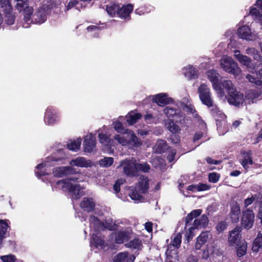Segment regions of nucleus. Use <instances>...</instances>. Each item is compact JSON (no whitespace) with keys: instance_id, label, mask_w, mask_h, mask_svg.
<instances>
[{"instance_id":"f257e3e1","label":"nucleus","mask_w":262,"mask_h":262,"mask_svg":"<svg viewBox=\"0 0 262 262\" xmlns=\"http://www.w3.org/2000/svg\"><path fill=\"white\" fill-rule=\"evenodd\" d=\"M114 139L119 144L129 148L139 147L141 144L138 138L131 130H126L125 133L121 135H115Z\"/></svg>"},{"instance_id":"f03ea898","label":"nucleus","mask_w":262,"mask_h":262,"mask_svg":"<svg viewBox=\"0 0 262 262\" xmlns=\"http://www.w3.org/2000/svg\"><path fill=\"white\" fill-rule=\"evenodd\" d=\"M90 227L91 228V235L90 241V246L91 251L97 253L98 248V217L95 215H90L89 217Z\"/></svg>"},{"instance_id":"7ed1b4c3","label":"nucleus","mask_w":262,"mask_h":262,"mask_svg":"<svg viewBox=\"0 0 262 262\" xmlns=\"http://www.w3.org/2000/svg\"><path fill=\"white\" fill-rule=\"evenodd\" d=\"M221 68L226 72L238 76L242 73L241 69L238 67L237 63L228 56H223L220 60Z\"/></svg>"},{"instance_id":"20e7f679","label":"nucleus","mask_w":262,"mask_h":262,"mask_svg":"<svg viewBox=\"0 0 262 262\" xmlns=\"http://www.w3.org/2000/svg\"><path fill=\"white\" fill-rule=\"evenodd\" d=\"M62 183L63 188L66 189L71 194L73 199L77 200L81 198L83 194V188L79 184H73L67 180L58 181L57 184Z\"/></svg>"},{"instance_id":"39448f33","label":"nucleus","mask_w":262,"mask_h":262,"mask_svg":"<svg viewBox=\"0 0 262 262\" xmlns=\"http://www.w3.org/2000/svg\"><path fill=\"white\" fill-rule=\"evenodd\" d=\"M122 167L123 172L127 176H136V160L134 158L126 159L119 162L118 168Z\"/></svg>"},{"instance_id":"423d86ee","label":"nucleus","mask_w":262,"mask_h":262,"mask_svg":"<svg viewBox=\"0 0 262 262\" xmlns=\"http://www.w3.org/2000/svg\"><path fill=\"white\" fill-rule=\"evenodd\" d=\"M2 8L5 14V23L8 25L14 24L15 16L12 13V7L10 0L1 1Z\"/></svg>"},{"instance_id":"0eeeda50","label":"nucleus","mask_w":262,"mask_h":262,"mask_svg":"<svg viewBox=\"0 0 262 262\" xmlns=\"http://www.w3.org/2000/svg\"><path fill=\"white\" fill-rule=\"evenodd\" d=\"M72 166H61L57 167L54 171V174L55 177L62 178L70 175H73L79 173L80 170L77 169Z\"/></svg>"},{"instance_id":"6e6552de","label":"nucleus","mask_w":262,"mask_h":262,"mask_svg":"<svg viewBox=\"0 0 262 262\" xmlns=\"http://www.w3.org/2000/svg\"><path fill=\"white\" fill-rule=\"evenodd\" d=\"M207 76L212 83L214 90L218 94H220L219 97H223L224 93L223 92L221 86L218 83V78L220 76L219 74L215 70H209L207 72Z\"/></svg>"},{"instance_id":"1a4fd4ad","label":"nucleus","mask_w":262,"mask_h":262,"mask_svg":"<svg viewBox=\"0 0 262 262\" xmlns=\"http://www.w3.org/2000/svg\"><path fill=\"white\" fill-rule=\"evenodd\" d=\"M254 222V215L252 210L247 209L243 212L242 217V226L247 230L252 228Z\"/></svg>"},{"instance_id":"9d476101","label":"nucleus","mask_w":262,"mask_h":262,"mask_svg":"<svg viewBox=\"0 0 262 262\" xmlns=\"http://www.w3.org/2000/svg\"><path fill=\"white\" fill-rule=\"evenodd\" d=\"M224 88L226 90L227 93L231 98H241L243 95L239 92L237 91L234 88L231 81L225 80L222 82Z\"/></svg>"},{"instance_id":"9b49d317","label":"nucleus","mask_w":262,"mask_h":262,"mask_svg":"<svg viewBox=\"0 0 262 262\" xmlns=\"http://www.w3.org/2000/svg\"><path fill=\"white\" fill-rule=\"evenodd\" d=\"M234 57L242 64L246 66L249 71L255 69V66L252 63V60L247 56L241 54L238 50L234 51Z\"/></svg>"},{"instance_id":"f8f14e48","label":"nucleus","mask_w":262,"mask_h":262,"mask_svg":"<svg viewBox=\"0 0 262 262\" xmlns=\"http://www.w3.org/2000/svg\"><path fill=\"white\" fill-rule=\"evenodd\" d=\"M80 207L84 212H93L95 210L96 203L92 198L84 197L80 203Z\"/></svg>"},{"instance_id":"ddd939ff","label":"nucleus","mask_w":262,"mask_h":262,"mask_svg":"<svg viewBox=\"0 0 262 262\" xmlns=\"http://www.w3.org/2000/svg\"><path fill=\"white\" fill-rule=\"evenodd\" d=\"M208 222V217L206 215H202L200 218L195 219L193 222V226L189 229V232L187 235V238H192L193 235L191 231L195 228H201L205 227Z\"/></svg>"},{"instance_id":"4468645a","label":"nucleus","mask_w":262,"mask_h":262,"mask_svg":"<svg viewBox=\"0 0 262 262\" xmlns=\"http://www.w3.org/2000/svg\"><path fill=\"white\" fill-rule=\"evenodd\" d=\"M241 228L236 226L230 232V235L228 237V243L230 245L235 246L238 245L242 237L241 234Z\"/></svg>"},{"instance_id":"2eb2a0df","label":"nucleus","mask_w":262,"mask_h":262,"mask_svg":"<svg viewBox=\"0 0 262 262\" xmlns=\"http://www.w3.org/2000/svg\"><path fill=\"white\" fill-rule=\"evenodd\" d=\"M70 165L79 167H91L93 165V162L90 160H86L85 158L78 157L73 159L69 162Z\"/></svg>"},{"instance_id":"dca6fc26","label":"nucleus","mask_w":262,"mask_h":262,"mask_svg":"<svg viewBox=\"0 0 262 262\" xmlns=\"http://www.w3.org/2000/svg\"><path fill=\"white\" fill-rule=\"evenodd\" d=\"M83 145L84 152H92L96 146L95 137L92 134L87 135L84 138Z\"/></svg>"},{"instance_id":"f3484780","label":"nucleus","mask_w":262,"mask_h":262,"mask_svg":"<svg viewBox=\"0 0 262 262\" xmlns=\"http://www.w3.org/2000/svg\"><path fill=\"white\" fill-rule=\"evenodd\" d=\"M47 13L45 8L38 9L33 15L32 21L35 24H42L47 20Z\"/></svg>"},{"instance_id":"a211bd4d","label":"nucleus","mask_w":262,"mask_h":262,"mask_svg":"<svg viewBox=\"0 0 262 262\" xmlns=\"http://www.w3.org/2000/svg\"><path fill=\"white\" fill-rule=\"evenodd\" d=\"M241 215V209L239 204L236 202L231 204L230 215L232 222L237 223Z\"/></svg>"},{"instance_id":"6ab92c4d","label":"nucleus","mask_w":262,"mask_h":262,"mask_svg":"<svg viewBox=\"0 0 262 262\" xmlns=\"http://www.w3.org/2000/svg\"><path fill=\"white\" fill-rule=\"evenodd\" d=\"M55 110L52 106L47 107L44 117L45 123L48 125L53 124L56 121Z\"/></svg>"},{"instance_id":"aec40b11","label":"nucleus","mask_w":262,"mask_h":262,"mask_svg":"<svg viewBox=\"0 0 262 262\" xmlns=\"http://www.w3.org/2000/svg\"><path fill=\"white\" fill-rule=\"evenodd\" d=\"M184 76L188 80L195 79L198 77V70L192 66L188 65L183 69Z\"/></svg>"},{"instance_id":"412c9836","label":"nucleus","mask_w":262,"mask_h":262,"mask_svg":"<svg viewBox=\"0 0 262 262\" xmlns=\"http://www.w3.org/2000/svg\"><path fill=\"white\" fill-rule=\"evenodd\" d=\"M99 142L102 144L103 147L102 150L105 153L111 154L113 150L111 149V141L110 138L104 134H99Z\"/></svg>"},{"instance_id":"4be33fe9","label":"nucleus","mask_w":262,"mask_h":262,"mask_svg":"<svg viewBox=\"0 0 262 262\" xmlns=\"http://www.w3.org/2000/svg\"><path fill=\"white\" fill-rule=\"evenodd\" d=\"M130 233V232L128 230H123L115 233L113 235L115 242L118 244H121L128 241Z\"/></svg>"},{"instance_id":"5701e85b","label":"nucleus","mask_w":262,"mask_h":262,"mask_svg":"<svg viewBox=\"0 0 262 262\" xmlns=\"http://www.w3.org/2000/svg\"><path fill=\"white\" fill-rule=\"evenodd\" d=\"M135 257L127 252L120 253L114 258V262H133Z\"/></svg>"},{"instance_id":"b1692460","label":"nucleus","mask_w":262,"mask_h":262,"mask_svg":"<svg viewBox=\"0 0 262 262\" xmlns=\"http://www.w3.org/2000/svg\"><path fill=\"white\" fill-rule=\"evenodd\" d=\"M210 236V234L208 232H202L197 237L195 248L196 250L200 249L202 246L208 241Z\"/></svg>"},{"instance_id":"393cba45","label":"nucleus","mask_w":262,"mask_h":262,"mask_svg":"<svg viewBox=\"0 0 262 262\" xmlns=\"http://www.w3.org/2000/svg\"><path fill=\"white\" fill-rule=\"evenodd\" d=\"M133 10V6L131 4L123 6L121 8L119 6L118 15L121 18H130L129 14Z\"/></svg>"},{"instance_id":"a878e982","label":"nucleus","mask_w":262,"mask_h":262,"mask_svg":"<svg viewBox=\"0 0 262 262\" xmlns=\"http://www.w3.org/2000/svg\"><path fill=\"white\" fill-rule=\"evenodd\" d=\"M238 36L246 40H252L253 39L250 29L247 26H244L239 28L237 31Z\"/></svg>"},{"instance_id":"bb28decb","label":"nucleus","mask_w":262,"mask_h":262,"mask_svg":"<svg viewBox=\"0 0 262 262\" xmlns=\"http://www.w3.org/2000/svg\"><path fill=\"white\" fill-rule=\"evenodd\" d=\"M141 193H145L148 189V179L147 177L141 176L139 178L138 184L137 185Z\"/></svg>"},{"instance_id":"cd10ccee","label":"nucleus","mask_w":262,"mask_h":262,"mask_svg":"<svg viewBox=\"0 0 262 262\" xmlns=\"http://www.w3.org/2000/svg\"><path fill=\"white\" fill-rule=\"evenodd\" d=\"M240 163L245 169L249 168V165L253 164L252 157L250 153L244 152L242 154V159L240 160Z\"/></svg>"},{"instance_id":"c85d7f7f","label":"nucleus","mask_w":262,"mask_h":262,"mask_svg":"<svg viewBox=\"0 0 262 262\" xmlns=\"http://www.w3.org/2000/svg\"><path fill=\"white\" fill-rule=\"evenodd\" d=\"M107 229L110 230L116 229V225L112 219H105V222L99 220V229Z\"/></svg>"},{"instance_id":"c756f323","label":"nucleus","mask_w":262,"mask_h":262,"mask_svg":"<svg viewBox=\"0 0 262 262\" xmlns=\"http://www.w3.org/2000/svg\"><path fill=\"white\" fill-rule=\"evenodd\" d=\"M200 98H210V89L205 84H201L198 89Z\"/></svg>"},{"instance_id":"7c9ffc66","label":"nucleus","mask_w":262,"mask_h":262,"mask_svg":"<svg viewBox=\"0 0 262 262\" xmlns=\"http://www.w3.org/2000/svg\"><path fill=\"white\" fill-rule=\"evenodd\" d=\"M177 249L176 248H173L171 245H168L166 251L167 258L178 260L179 256Z\"/></svg>"},{"instance_id":"2f4dec72","label":"nucleus","mask_w":262,"mask_h":262,"mask_svg":"<svg viewBox=\"0 0 262 262\" xmlns=\"http://www.w3.org/2000/svg\"><path fill=\"white\" fill-rule=\"evenodd\" d=\"M202 102L208 106V107L212 106L213 108L212 109V113L216 117V119H218L219 118L217 117V115L221 116V118H223L224 117V115L222 114L220 111L216 112V107L215 105L213 104V101L212 99H201Z\"/></svg>"},{"instance_id":"473e14b6","label":"nucleus","mask_w":262,"mask_h":262,"mask_svg":"<svg viewBox=\"0 0 262 262\" xmlns=\"http://www.w3.org/2000/svg\"><path fill=\"white\" fill-rule=\"evenodd\" d=\"M141 114L135 112H131L126 116V121L129 125H133L141 118Z\"/></svg>"},{"instance_id":"72a5a7b5","label":"nucleus","mask_w":262,"mask_h":262,"mask_svg":"<svg viewBox=\"0 0 262 262\" xmlns=\"http://www.w3.org/2000/svg\"><path fill=\"white\" fill-rule=\"evenodd\" d=\"M166 128L172 134H177L180 133L179 126L173 123L171 120L168 119L165 122Z\"/></svg>"},{"instance_id":"f704fd0d","label":"nucleus","mask_w":262,"mask_h":262,"mask_svg":"<svg viewBox=\"0 0 262 262\" xmlns=\"http://www.w3.org/2000/svg\"><path fill=\"white\" fill-rule=\"evenodd\" d=\"M8 220H0V241H2L7 232L8 225Z\"/></svg>"},{"instance_id":"c9c22d12","label":"nucleus","mask_w":262,"mask_h":262,"mask_svg":"<svg viewBox=\"0 0 262 262\" xmlns=\"http://www.w3.org/2000/svg\"><path fill=\"white\" fill-rule=\"evenodd\" d=\"M168 146L166 142L163 140H159L156 143L154 149L156 152L161 153L167 149Z\"/></svg>"},{"instance_id":"e433bc0d","label":"nucleus","mask_w":262,"mask_h":262,"mask_svg":"<svg viewBox=\"0 0 262 262\" xmlns=\"http://www.w3.org/2000/svg\"><path fill=\"white\" fill-rule=\"evenodd\" d=\"M142 194L140 193V189L137 190L136 187H130V192L129 193V196L133 200H141L143 199Z\"/></svg>"},{"instance_id":"4c0bfd02","label":"nucleus","mask_w":262,"mask_h":262,"mask_svg":"<svg viewBox=\"0 0 262 262\" xmlns=\"http://www.w3.org/2000/svg\"><path fill=\"white\" fill-rule=\"evenodd\" d=\"M123 119L122 116L119 117L118 120L114 121L113 122V126L115 130L119 133H125L126 130H128L127 129H125L122 125V123L120 122L121 120Z\"/></svg>"},{"instance_id":"58836bf2","label":"nucleus","mask_w":262,"mask_h":262,"mask_svg":"<svg viewBox=\"0 0 262 262\" xmlns=\"http://www.w3.org/2000/svg\"><path fill=\"white\" fill-rule=\"evenodd\" d=\"M24 13V19L26 21H30L33 17V8L32 7L26 6L25 8L23 10Z\"/></svg>"},{"instance_id":"ea45409f","label":"nucleus","mask_w":262,"mask_h":262,"mask_svg":"<svg viewBox=\"0 0 262 262\" xmlns=\"http://www.w3.org/2000/svg\"><path fill=\"white\" fill-rule=\"evenodd\" d=\"M81 143V139H78L76 140L71 141L67 144V148L70 150L76 151L79 149Z\"/></svg>"},{"instance_id":"a19ab883","label":"nucleus","mask_w":262,"mask_h":262,"mask_svg":"<svg viewBox=\"0 0 262 262\" xmlns=\"http://www.w3.org/2000/svg\"><path fill=\"white\" fill-rule=\"evenodd\" d=\"M262 246V234L260 233H258L257 237L254 239L253 246L252 250L254 252H257L259 249Z\"/></svg>"},{"instance_id":"79ce46f5","label":"nucleus","mask_w":262,"mask_h":262,"mask_svg":"<svg viewBox=\"0 0 262 262\" xmlns=\"http://www.w3.org/2000/svg\"><path fill=\"white\" fill-rule=\"evenodd\" d=\"M246 53L253 56L254 60L262 62V56H260L257 50L254 48H248L246 51Z\"/></svg>"},{"instance_id":"37998d69","label":"nucleus","mask_w":262,"mask_h":262,"mask_svg":"<svg viewBox=\"0 0 262 262\" xmlns=\"http://www.w3.org/2000/svg\"><path fill=\"white\" fill-rule=\"evenodd\" d=\"M164 114L167 116V117L170 118L174 116L176 117V121L177 122L181 123L182 119H178L177 118L179 117V115L177 114L176 111L172 108L166 107L164 110Z\"/></svg>"},{"instance_id":"c03bdc74","label":"nucleus","mask_w":262,"mask_h":262,"mask_svg":"<svg viewBox=\"0 0 262 262\" xmlns=\"http://www.w3.org/2000/svg\"><path fill=\"white\" fill-rule=\"evenodd\" d=\"M201 213L202 210L201 209H196L192 211L186 217V226H187L189 222L191 221L194 218L199 216Z\"/></svg>"},{"instance_id":"a18cd8bd","label":"nucleus","mask_w":262,"mask_h":262,"mask_svg":"<svg viewBox=\"0 0 262 262\" xmlns=\"http://www.w3.org/2000/svg\"><path fill=\"white\" fill-rule=\"evenodd\" d=\"M150 169V166L147 163H137L136 162V176L139 171L147 172Z\"/></svg>"},{"instance_id":"49530a36","label":"nucleus","mask_w":262,"mask_h":262,"mask_svg":"<svg viewBox=\"0 0 262 262\" xmlns=\"http://www.w3.org/2000/svg\"><path fill=\"white\" fill-rule=\"evenodd\" d=\"M106 10L109 15L113 16L116 13L118 14L119 5L116 4H111L106 6Z\"/></svg>"},{"instance_id":"de8ad7c7","label":"nucleus","mask_w":262,"mask_h":262,"mask_svg":"<svg viewBox=\"0 0 262 262\" xmlns=\"http://www.w3.org/2000/svg\"><path fill=\"white\" fill-rule=\"evenodd\" d=\"M142 245L141 241L138 238H134L126 245L127 247L133 249H140Z\"/></svg>"},{"instance_id":"09e8293b","label":"nucleus","mask_w":262,"mask_h":262,"mask_svg":"<svg viewBox=\"0 0 262 262\" xmlns=\"http://www.w3.org/2000/svg\"><path fill=\"white\" fill-rule=\"evenodd\" d=\"M114 162V159L111 157H104L103 159L99 160V165L101 166L107 167L112 165Z\"/></svg>"},{"instance_id":"8fccbe9b","label":"nucleus","mask_w":262,"mask_h":262,"mask_svg":"<svg viewBox=\"0 0 262 262\" xmlns=\"http://www.w3.org/2000/svg\"><path fill=\"white\" fill-rule=\"evenodd\" d=\"M181 238L182 235L180 233H177L174 237L172 244H170L169 245H171L173 248H176V249H178L181 245Z\"/></svg>"},{"instance_id":"3c124183","label":"nucleus","mask_w":262,"mask_h":262,"mask_svg":"<svg viewBox=\"0 0 262 262\" xmlns=\"http://www.w3.org/2000/svg\"><path fill=\"white\" fill-rule=\"evenodd\" d=\"M16 2V8L19 11H21L29 5V0H15Z\"/></svg>"},{"instance_id":"603ef678","label":"nucleus","mask_w":262,"mask_h":262,"mask_svg":"<svg viewBox=\"0 0 262 262\" xmlns=\"http://www.w3.org/2000/svg\"><path fill=\"white\" fill-rule=\"evenodd\" d=\"M247 245L246 242H243L237 249V255L241 257L244 255L247 251Z\"/></svg>"},{"instance_id":"864d4df0","label":"nucleus","mask_w":262,"mask_h":262,"mask_svg":"<svg viewBox=\"0 0 262 262\" xmlns=\"http://www.w3.org/2000/svg\"><path fill=\"white\" fill-rule=\"evenodd\" d=\"M0 258L3 262H15L17 260L16 256L12 254L1 256Z\"/></svg>"},{"instance_id":"5fc2aeb1","label":"nucleus","mask_w":262,"mask_h":262,"mask_svg":"<svg viewBox=\"0 0 262 262\" xmlns=\"http://www.w3.org/2000/svg\"><path fill=\"white\" fill-rule=\"evenodd\" d=\"M244 99H227L228 103L236 107L243 105Z\"/></svg>"},{"instance_id":"6e6d98bb","label":"nucleus","mask_w":262,"mask_h":262,"mask_svg":"<svg viewBox=\"0 0 262 262\" xmlns=\"http://www.w3.org/2000/svg\"><path fill=\"white\" fill-rule=\"evenodd\" d=\"M220 178V176L214 172L211 173L209 174V180L212 183L217 182Z\"/></svg>"},{"instance_id":"4d7b16f0","label":"nucleus","mask_w":262,"mask_h":262,"mask_svg":"<svg viewBox=\"0 0 262 262\" xmlns=\"http://www.w3.org/2000/svg\"><path fill=\"white\" fill-rule=\"evenodd\" d=\"M144 119L147 123H156V118L153 117L151 114H146L144 116Z\"/></svg>"},{"instance_id":"13d9d810","label":"nucleus","mask_w":262,"mask_h":262,"mask_svg":"<svg viewBox=\"0 0 262 262\" xmlns=\"http://www.w3.org/2000/svg\"><path fill=\"white\" fill-rule=\"evenodd\" d=\"M216 230L221 232L226 229V224L225 222L221 221L217 225L216 227Z\"/></svg>"},{"instance_id":"bf43d9fd","label":"nucleus","mask_w":262,"mask_h":262,"mask_svg":"<svg viewBox=\"0 0 262 262\" xmlns=\"http://www.w3.org/2000/svg\"><path fill=\"white\" fill-rule=\"evenodd\" d=\"M196 185L198 191L207 190L210 188V186L205 184L199 183Z\"/></svg>"},{"instance_id":"052dcab7","label":"nucleus","mask_w":262,"mask_h":262,"mask_svg":"<svg viewBox=\"0 0 262 262\" xmlns=\"http://www.w3.org/2000/svg\"><path fill=\"white\" fill-rule=\"evenodd\" d=\"M153 102L157 103L159 106H164L169 103L168 99H152Z\"/></svg>"},{"instance_id":"680f3d73","label":"nucleus","mask_w":262,"mask_h":262,"mask_svg":"<svg viewBox=\"0 0 262 262\" xmlns=\"http://www.w3.org/2000/svg\"><path fill=\"white\" fill-rule=\"evenodd\" d=\"M176 154V151L174 149H171L169 151V155H168L167 158L169 162H172L174 159V156Z\"/></svg>"},{"instance_id":"e2e57ef3","label":"nucleus","mask_w":262,"mask_h":262,"mask_svg":"<svg viewBox=\"0 0 262 262\" xmlns=\"http://www.w3.org/2000/svg\"><path fill=\"white\" fill-rule=\"evenodd\" d=\"M78 3V0H70L68 5L67 6V10H69L74 7H75Z\"/></svg>"},{"instance_id":"0e129e2a","label":"nucleus","mask_w":262,"mask_h":262,"mask_svg":"<svg viewBox=\"0 0 262 262\" xmlns=\"http://www.w3.org/2000/svg\"><path fill=\"white\" fill-rule=\"evenodd\" d=\"M249 13L250 15L254 17L255 19L260 14L259 11L256 8H252Z\"/></svg>"},{"instance_id":"69168bd1","label":"nucleus","mask_w":262,"mask_h":262,"mask_svg":"<svg viewBox=\"0 0 262 262\" xmlns=\"http://www.w3.org/2000/svg\"><path fill=\"white\" fill-rule=\"evenodd\" d=\"M255 200V198L253 196H252L250 198H248L246 199L245 200V202H244L245 207H247L249 205H251L254 202V201Z\"/></svg>"},{"instance_id":"338daca9","label":"nucleus","mask_w":262,"mask_h":262,"mask_svg":"<svg viewBox=\"0 0 262 262\" xmlns=\"http://www.w3.org/2000/svg\"><path fill=\"white\" fill-rule=\"evenodd\" d=\"M87 30L89 32H97L98 31V27L97 25H91L87 27Z\"/></svg>"},{"instance_id":"774afa93","label":"nucleus","mask_w":262,"mask_h":262,"mask_svg":"<svg viewBox=\"0 0 262 262\" xmlns=\"http://www.w3.org/2000/svg\"><path fill=\"white\" fill-rule=\"evenodd\" d=\"M145 229L148 232H150L152 230V223L150 222L146 223L144 225Z\"/></svg>"}]
</instances>
